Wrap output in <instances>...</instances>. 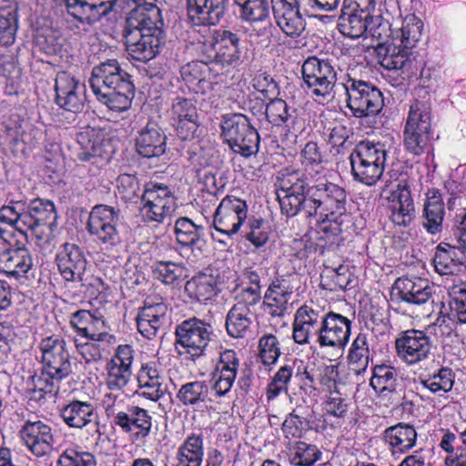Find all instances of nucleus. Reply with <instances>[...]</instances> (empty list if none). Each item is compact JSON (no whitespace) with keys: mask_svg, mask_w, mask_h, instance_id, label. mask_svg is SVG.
I'll list each match as a JSON object with an SVG mask.
<instances>
[{"mask_svg":"<svg viewBox=\"0 0 466 466\" xmlns=\"http://www.w3.org/2000/svg\"><path fill=\"white\" fill-rule=\"evenodd\" d=\"M248 205L234 196H226L214 214L213 225L217 231L230 238L237 234L247 218Z\"/></svg>","mask_w":466,"mask_h":466,"instance_id":"nucleus-14","label":"nucleus"},{"mask_svg":"<svg viewBox=\"0 0 466 466\" xmlns=\"http://www.w3.org/2000/svg\"><path fill=\"white\" fill-rule=\"evenodd\" d=\"M323 314L304 305L297 310L293 322V339L298 344L309 343L310 337L320 336Z\"/></svg>","mask_w":466,"mask_h":466,"instance_id":"nucleus-24","label":"nucleus"},{"mask_svg":"<svg viewBox=\"0 0 466 466\" xmlns=\"http://www.w3.org/2000/svg\"><path fill=\"white\" fill-rule=\"evenodd\" d=\"M294 364H285L280 367L268 386V400L275 399L280 392L288 390V383L293 374Z\"/></svg>","mask_w":466,"mask_h":466,"instance_id":"nucleus-55","label":"nucleus"},{"mask_svg":"<svg viewBox=\"0 0 466 466\" xmlns=\"http://www.w3.org/2000/svg\"><path fill=\"white\" fill-rule=\"evenodd\" d=\"M432 296V287L428 280L418 277L398 278L390 290V299L398 304L410 306L426 304Z\"/></svg>","mask_w":466,"mask_h":466,"instance_id":"nucleus-15","label":"nucleus"},{"mask_svg":"<svg viewBox=\"0 0 466 466\" xmlns=\"http://www.w3.org/2000/svg\"><path fill=\"white\" fill-rule=\"evenodd\" d=\"M140 208L145 222L163 223L177 209L176 198L169 187L163 184L148 183L142 191Z\"/></svg>","mask_w":466,"mask_h":466,"instance_id":"nucleus-8","label":"nucleus"},{"mask_svg":"<svg viewBox=\"0 0 466 466\" xmlns=\"http://www.w3.org/2000/svg\"><path fill=\"white\" fill-rule=\"evenodd\" d=\"M212 333L213 329L209 323L193 317L177 327V343L187 349V352L195 360L204 354Z\"/></svg>","mask_w":466,"mask_h":466,"instance_id":"nucleus-12","label":"nucleus"},{"mask_svg":"<svg viewBox=\"0 0 466 466\" xmlns=\"http://www.w3.org/2000/svg\"><path fill=\"white\" fill-rule=\"evenodd\" d=\"M240 7V18L253 23L263 22L269 16V3L268 0H234Z\"/></svg>","mask_w":466,"mask_h":466,"instance_id":"nucleus-47","label":"nucleus"},{"mask_svg":"<svg viewBox=\"0 0 466 466\" xmlns=\"http://www.w3.org/2000/svg\"><path fill=\"white\" fill-rule=\"evenodd\" d=\"M172 115L177 120L198 118L197 107L192 100L181 96L173 100Z\"/></svg>","mask_w":466,"mask_h":466,"instance_id":"nucleus-60","label":"nucleus"},{"mask_svg":"<svg viewBox=\"0 0 466 466\" xmlns=\"http://www.w3.org/2000/svg\"><path fill=\"white\" fill-rule=\"evenodd\" d=\"M118 0H65L70 15L86 25L96 24L106 18Z\"/></svg>","mask_w":466,"mask_h":466,"instance_id":"nucleus-20","label":"nucleus"},{"mask_svg":"<svg viewBox=\"0 0 466 466\" xmlns=\"http://www.w3.org/2000/svg\"><path fill=\"white\" fill-rule=\"evenodd\" d=\"M350 162L353 179L369 187L375 185L384 171V167L380 164H372L370 161L360 159L353 153L350 155Z\"/></svg>","mask_w":466,"mask_h":466,"instance_id":"nucleus-41","label":"nucleus"},{"mask_svg":"<svg viewBox=\"0 0 466 466\" xmlns=\"http://www.w3.org/2000/svg\"><path fill=\"white\" fill-rule=\"evenodd\" d=\"M116 188L120 198L125 202L142 201V191L138 178L135 175L121 174L116 179Z\"/></svg>","mask_w":466,"mask_h":466,"instance_id":"nucleus-51","label":"nucleus"},{"mask_svg":"<svg viewBox=\"0 0 466 466\" xmlns=\"http://www.w3.org/2000/svg\"><path fill=\"white\" fill-rule=\"evenodd\" d=\"M432 262L437 273L451 275L466 262V256L451 242H441L435 248Z\"/></svg>","mask_w":466,"mask_h":466,"instance_id":"nucleus-34","label":"nucleus"},{"mask_svg":"<svg viewBox=\"0 0 466 466\" xmlns=\"http://www.w3.org/2000/svg\"><path fill=\"white\" fill-rule=\"evenodd\" d=\"M301 72L312 95L321 97L330 95L337 81V71L329 60L309 56L304 61Z\"/></svg>","mask_w":466,"mask_h":466,"instance_id":"nucleus-11","label":"nucleus"},{"mask_svg":"<svg viewBox=\"0 0 466 466\" xmlns=\"http://www.w3.org/2000/svg\"><path fill=\"white\" fill-rule=\"evenodd\" d=\"M265 116L274 126H282L290 117L289 107L283 99L274 98L267 104Z\"/></svg>","mask_w":466,"mask_h":466,"instance_id":"nucleus-58","label":"nucleus"},{"mask_svg":"<svg viewBox=\"0 0 466 466\" xmlns=\"http://www.w3.org/2000/svg\"><path fill=\"white\" fill-rule=\"evenodd\" d=\"M61 417L71 428L82 429L92 422L96 424L95 409L86 401H71L61 410Z\"/></svg>","mask_w":466,"mask_h":466,"instance_id":"nucleus-37","label":"nucleus"},{"mask_svg":"<svg viewBox=\"0 0 466 466\" xmlns=\"http://www.w3.org/2000/svg\"><path fill=\"white\" fill-rule=\"evenodd\" d=\"M421 384L431 393L441 396L451 390L454 384V373L451 368L442 367L437 373L421 380Z\"/></svg>","mask_w":466,"mask_h":466,"instance_id":"nucleus-49","label":"nucleus"},{"mask_svg":"<svg viewBox=\"0 0 466 466\" xmlns=\"http://www.w3.org/2000/svg\"><path fill=\"white\" fill-rule=\"evenodd\" d=\"M116 59H106L92 68L90 87L96 99L110 110L123 112L130 108L135 85Z\"/></svg>","mask_w":466,"mask_h":466,"instance_id":"nucleus-3","label":"nucleus"},{"mask_svg":"<svg viewBox=\"0 0 466 466\" xmlns=\"http://www.w3.org/2000/svg\"><path fill=\"white\" fill-rule=\"evenodd\" d=\"M120 215L119 208L103 204L96 205L89 213L86 230L107 252H116L122 243L118 231Z\"/></svg>","mask_w":466,"mask_h":466,"instance_id":"nucleus-4","label":"nucleus"},{"mask_svg":"<svg viewBox=\"0 0 466 466\" xmlns=\"http://www.w3.org/2000/svg\"><path fill=\"white\" fill-rule=\"evenodd\" d=\"M123 36L128 54L137 61L155 58L166 44L161 10L152 3L131 9L125 19Z\"/></svg>","mask_w":466,"mask_h":466,"instance_id":"nucleus-2","label":"nucleus"},{"mask_svg":"<svg viewBox=\"0 0 466 466\" xmlns=\"http://www.w3.org/2000/svg\"><path fill=\"white\" fill-rule=\"evenodd\" d=\"M252 313L240 304H235L228 312L226 329L232 338H244L250 332Z\"/></svg>","mask_w":466,"mask_h":466,"instance_id":"nucleus-40","label":"nucleus"},{"mask_svg":"<svg viewBox=\"0 0 466 466\" xmlns=\"http://www.w3.org/2000/svg\"><path fill=\"white\" fill-rule=\"evenodd\" d=\"M423 23L415 16L406 17L400 32H396V40H400V46L412 49L420 40Z\"/></svg>","mask_w":466,"mask_h":466,"instance_id":"nucleus-48","label":"nucleus"},{"mask_svg":"<svg viewBox=\"0 0 466 466\" xmlns=\"http://www.w3.org/2000/svg\"><path fill=\"white\" fill-rule=\"evenodd\" d=\"M204 458V441L202 434L188 435L178 447L173 466H201Z\"/></svg>","mask_w":466,"mask_h":466,"instance_id":"nucleus-35","label":"nucleus"},{"mask_svg":"<svg viewBox=\"0 0 466 466\" xmlns=\"http://www.w3.org/2000/svg\"><path fill=\"white\" fill-rule=\"evenodd\" d=\"M216 282L212 276L199 274L187 280L185 284V292L197 301L204 302L216 294Z\"/></svg>","mask_w":466,"mask_h":466,"instance_id":"nucleus-45","label":"nucleus"},{"mask_svg":"<svg viewBox=\"0 0 466 466\" xmlns=\"http://www.w3.org/2000/svg\"><path fill=\"white\" fill-rule=\"evenodd\" d=\"M166 136L161 128L153 122H148L136 138L137 152L147 158L158 157L167 149Z\"/></svg>","mask_w":466,"mask_h":466,"instance_id":"nucleus-28","label":"nucleus"},{"mask_svg":"<svg viewBox=\"0 0 466 466\" xmlns=\"http://www.w3.org/2000/svg\"><path fill=\"white\" fill-rule=\"evenodd\" d=\"M313 410L309 406H297L289 413L282 423L286 438H299L303 431L312 429Z\"/></svg>","mask_w":466,"mask_h":466,"instance_id":"nucleus-38","label":"nucleus"},{"mask_svg":"<svg viewBox=\"0 0 466 466\" xmlns=\"http://www.w3.org/2000/svg\"><path fill=\"white\" fill-rule=\"evenodd\" d=\"M398 356L407 364H416L428 358L431 339L422 330L408 329L395 341Z\"/></svg>","mask_w":466,"mask_h":466,"instance_id":"nucleus-17","label":"nucleus"},{"mask_svg":"<svg viewBox=\"0 0 466 466\" xmlns=\"http://www.w3.org/2000/svg\"><path fill=\"white\" fill-rule=\"evenodd\" d=\"M431 130V108L416 100L410 107L403 132L404 147L414 156L421 155L429 146Z\"/></svg>","mask_w":466,"mask_h":466,"instance_id":"nucleus-6","label":"nucleus"},{"mask_svg":"<svg viewBox=\"0 0 466 466\" xmlns=\"http://www.w3.org/2000/svg\"><path fill=\"white\" fill-rule=\"evenodd\" d=\"M167 309L162 299L147 298L137 317L138 331L149 339L155 338L167 322Z\"/></svg>","mask_w":466,"mask_h":466,"instance_id":"nucleus-21","label":"nucleus"},{"mask_svg":"<svg viewBox=\"0 0 466 466\" xmlns=\"http://www.w3.org/2000/svg\"><path fill=\"white\" fill-rule=\"evenodd\" d=\"M344 88L347 94V106L355 117L377 115L384 106L380 90L373 84L350 78Z\"/></svg>","mask_w":466,"mask_h":466,"instance_id":"nucleus-7","label":"nucleus"},{"mask_svg":"<svg viewBox=\"0 0 466 466\" xmlns=\"http://www.w3.org/2000/svg\"><path fill=\"white\" fill-rule=\"evenodd\" d=\"M39 348L42 352L43 374L57 382L73 372L71 357L64 339L52 335L43 339Z\"/></svg>","mask_w":466,"mask_h":466,"instance_id":"nucleus-9","label":"nucleus"},{"mask_svg":"<svg viewBox=\"0 0 466 466\" xmlns=\"http://www.w3.org/2000/svg\"><path fill=\"white\" fill-rule=\"evenodd\" d=\"M351 153L359 156L360 159L370 161L372 164L378 163L385 167L387 151L384 144L361 141L356 145Z\"/></svg>","mask_w":466,"mask_h":466,"instance_id":"nucleus-52","label":"nucleus"},{"mask_svg":"<svg viewBox=\"0 0 466 466\" xmlns=\"http://www.w3.org/2000/svg\"><path fill=\"white\" fill-rule=\"evenodd\" d=\"M57 466H96V461L89 452L66 450L60 455Z\"/></svg>","mask_w":466,"mask_h":466,"instance_id":"nucleus-59","label":"nucleus"},{"mask_svg":"<svg viewBox=\"0 0 466 466\" xmlns=\"http://www.w3.org/2000/svg\"><path fill=\"white\" fill-rule=\"evenodd\" d=\"M277 198L287 217L302 213L309 218L334 220L347 216L348 195L342 187L329 181H311L299 171L282 175Z\"/></svg>","mask_w":466,"mask_h":466,"instance_id":"nucleus-1","label":"nucleus"},{"mask_svg":"<svg viewBox=\"0 0 466 466\" xmlns=\"http://www.w3.org/2000/svg\"><path fill=\"white\" fill-rule=\"evenodd\" d=\"M381 60V65L389 70L409 72L411 69L413 57L411 50L399 44L389 45Z\"/></svg>","mask_w":466,"mask_h":466,"instance_id":"nucleus-43","label":"nucleus"},{"mask_svg":"<svg viewBox=\"0 0 466 466\" xmlns=\"http://www.w3.org/2000/svg\"><path fill=\"white\" fill-rule=\"evenodd\" d=\"M55 102L60 107L74 114L80 113L85 106V86L67 72L57 73L55 79Z\"/></svg>","mask_w":466,"mask_h":466,"instance_id":"nucleus-16","label":"nucleus"},{"mask_svg":"<svg viewBox=\"0 0 466 466\" xmlns=\"http://www.w3.org/2000/svg\"><path fill=\"white\" fill-rule=\"evenodd\" d=\"M18 4L16 0H0V45L15 42L18 28Z\"/></svg>","mask_w":466,"mask_h":466,"instance_id":"nucleus-36","label":"nucleus"},{"mask_svg":"<svg viewBox=\"0 0 466 466\" xmlns=\"http://www.w3.org/2000/svg\"><path fill=\"white\" fill-rule=\"evenodd\" d=\"M451 307L458 321L466 324V281L453 285L449 291Z\"/></svg>","mask_w":466,"mask_h":466,"instance_id":"nucleus-56","label":"nucleus"},{"mask_svg":"<svg viewBox=\"0 0 466 466\" xmlns=\"http://www.w3.org/2000/svg\"><path fill=\"white\" fill-rule=\"evenodd\" d=\"M205 52H208V62L225 66L239 65L241 58L240 38L238 34L226 29H216L210 39L204 43Z\"/></svg>","mask_w":466,"mask_h":466,"instance_id":"nucleus-10","label":"nucleus"},{"mask_svg":"<svg viewBox=\"0 0 466 466\" xmlns=\"http://www.w3.org/2000/svg\"><path fill=\"white\" fill-rule=\"evenodd\" d=\"M326 412L337 418H344L348 411V402L338 391H330L325 402Z\"/></svg>","mask_w":466,"mask_h":466,"instance_id":"nucleus-61","label":"nucleus"},{"mask_svg":"<svg viewBox=\"0 0 466 466\" xmlns=\"http://www.w3.org/2000/svg\"><path fill=\"white\" fill-rule=\"evenodd\" d=\"M58 271L66 281L83 282L87 260L76 244L65 243L56 256Z\"/></svg>","mask_w":466,"mask_h":466,"instance_id":"nucleus-19","label":"nucleus"},{"mask_svg":"<svg viewBox=\"0 0 466 466\" xmlns=\"http://www.w3.org/2000/svg\"><path fill=\"white\" fill-rule=\"evenodd\" d=\"M151 268L155 279L167 285H175L184 275V268L180 264L167 260L155 261Z\"/></svg>","mask_w":466,"mask_h":466,"instance_id":"nucleus-50","label":"nucleus"},{"mask_svg":"<svg viewBox=\"0 0 466 466\" xmlns=\"http://www.w3.org/2000/svg\"><path fill=\"white\" fill-rule=\"evenodd\" d=\"M114 422L126 433L137 430L135 432L137 441L145 440L150 434L152 427L151 416L147 410L138 406H130L127 412H118L115 416Z\"/></svg>","mask_w":466,"mask_h":466,"instance_id":"nucleus-25","label":"nucleus"},{"mask_svg":"<svg viewBox=\"0 0 466 466\" xmlns=\"http://www.w3.org/2000/svg\"><path fill=\"white\" fill-rule=\"evenodd\" d=\"M389 199L391 202L392 222L399 226H409L415 218V208L407 183L399 182Z\"/></svg>","mask_w":466,"mask_h":466,"instance_id":"nucleus-26","label":"nucleus"},{"mask_svg":"<svg viewBox=\"0 0 466 466\" xmlns=\"http://www.w3.org/2000/svg\"><path fill=\"white\" fill-rule=\"evenodd\" d=\"M176 240L184 255L192 262L204 257L208 246L205 238V228L197 225L188 218H178L174 226Z\"/></svg>","mask_w":466,"mask_h":466,"instance_id":"nucleus-13","label":"nucleus"},{"mask_svg":"<svg viewBox=\"0 0 466 466\" xmlns=\"http://www.w3.org/2000/svg\"><path fill=\"white\" fill-rule=\"evenodd\" d=\"M272 10L277 25L288 36L296 37L304 31V19L299 10L294 9L291 2L283 0L272 5Z\"/></svg>","mask_w":466,"mask_h":466,"instance_id":"nucleus-30","label":"nucleus"},{"mask_svg":"<svg viewBox=\"0 0 466 466\" xmlns=\"http://www.w3.org/2000/svg\"><path fill=\"white\" fill-rule=\"evenodd\" d=\"M349 11L344 8L341 9L338 29L342 35L357 39L368 32L372 15L366 16L365 14Z\"/></svg>","mask_w":466,"mask_h":466,"instance_id":"nucleus-39","label":"nucleus"},{"mask_svg":"<svg viewBox=\"0 0 466 466\" xmlns=\"http://www.w3.org/2000/svg\"><path fill=\"white\" fill-rule=\"evenodd\" d=\"M259 357L264 365L277 362L280 356L279 342L273 334H265L258 340Z\"/></svg>","mask_w":466,"mask_h":466,"instance_id":"nucleus-54","label":"nucleus"},{"mask_svg":"<svg viewBox=\"0 0 466 466\" xmlns=\"http://www.w3.org/2000/svg\"><path fill=\"white\" fill-rule=\"evenodd\" d=\"M228 0H187L189 21L197 26L216 25L225 16Z\"/></svg>","mask_w":466,"mask_h":466,"instance_id":"nucleus-22","label":"nucleus"},{"mask_svg":"<svg viewBox=\"0 0 466 466\" xmlns=\"http://www.w3.org/2000/svg\"><path fill=\"white\" fill-rule=\"evenodd\" d=\"M220 127L224 141L234 153L249 157L258 152L259 135L245 115H225Z\"/></svg>","mask_w":466,"mask_h":466,"instance_id":"nucleus-5","label":"nucleus"},{"mask_svg":"<svg viewBox=\"0 0 466 466\" xmlns=\"http://www.w3.org/2000/svg\"><path fill=\"white\" fill-rule=\"evenodd\" d=\"M209 387L205 380H193L183 384L177 392V399L184 405L201 407L209 400Z\"/></svg>","mask_w":466,"mask_h":466,"instance_id":"nucleus-42","label":"nucleus"},{"mask_svg":"<svg viewBox=\"0 0 466 466\" xmlns=\"http://www.w3.org/2000/svg\"><path fill=\"white\" fill-rule=\"evenodd\" d=\"M397 384L398 372L395 368L386 364L375 365L372 368L370 385L377 393L395 392Z\"/></svg>","mask_w":466,"mask_h":466,"instance_id":"nucleus-44","label":"nucleus"},{"mask_svg":"<svg viewBox=\"0 0 466 466\" xmlns=\"http://www.w3.org/2000/svg\"><path fill=\"white\" fill-rule=\"evenodd\" d=\"M26 228L35 231L38 228L56 225L57 215L54 203L48 199L35 198L27 204Z\"/></svg>","mask_w":466,"mask_h":466,"instance_id":"nucleus-32","label":"nucleus"},{"mask_svg":"<svg viewBox=\"0 0 466 466\" xmlns=\"http://www.w3.org/2000/svg\"><path fill=\"white\" fill-rule=\"evenodd\" d=\"M77 142L80 148L77 152V157L81 161H90L93 157L99 154V147L89 138L87 134H79Z\"/></svg>","mask_w":466,"mask_h":466,"instance_id":"nucleus-62","label":"nucleus"},{"mask_svg":"<svg viewBox=\"0 0 466 466\" xmlns=\"http://www.w3.org/2000/svg\"><path fill=\"white\" fill-rule=\"evenodd\" d=\"M70 324L72 327L92 326L98 329L99 325L104 326L105 322L92 315L90 311L80 309L72 314Z\"/></svg>","mask_w":466,"mask_h":466,"instance_id":"nucleus-64","label":"nucleus"},{"mask_svg":"<svg viewBox=\"0 0 466 466\" xmlns=\"http://www.w3.org/2000/svg\"><path fill=\"white\" fill-rule=\"evenodd\" d=\"M383 438L393 455L406 453L415 446L417 431L412 425L400 422L387 428Z\"/></svg>","mask_w":466,"mask_h":466,"instance_id":"nucleus-33","label":"nucleus"},{"mask_svg":"<svg viewBox=\"0 0 466 466\" xmlns=\"http://www.w3.org/2000/svg\"><path fill=\"white\" fill-rule=\"evenodd\" d=\"M34 265L29 248H5L0 251V270L8 276L27 278Z\"/></svg>","mask_w":466,"mask_h":466,"instance_id":"nucleus-29","label":"nucleus"},{"mask_svg":"<svg viewBox=\"0 0 466 466\" xmlns=\"http://www.w3.org/2000/svg\"><path fill=\"white\" fill-rule=\"evenodd\" d=\"M267 104L265 99L257 93H250L242 101V108L255 116H262L266 114Z\"/></svg>","mask_w":466,"mask_h":466,"instance_id":"nucleus-63","label":"nucleus"},{"mask_svg":"<svg viewBox=\"0 0 466 466\" xmlns=\"http://www.w3.org/2000/svg\"><path fill=\"white\" fill-rule=\"evenodd\" d=\"M131 369L129 367L118 366L116 363H110L106 379V385L110 390L122 391L128 384L131 378Z\"/></svg>","mask_w":466,"mask_h":466,"instance_id":"nucleus-53","label":"nucleus"},{"mask_svg":"<svg viewBox=\"0 0 466 466\" xmlns=\"http://www.w3.org/2000/svg\"><path fill=\"white\" fill-rule=\"evenodd\" d=\"M138 390L136 393L152 401L159 400L167 392L164 377L154 362L143 364L137 373Z\"/></svg>","mask_w":466,"mask_h":466,"instance_id":"nucleus-27","label":"nucleus"},{"mask_svg":"<svg viewBox=\"0 0 466 466\" xmlns=\"http://www.w3.org/2000/svg\"><path fill=\"white\" fill-rule=\"evenodd\" d=\"M20 433L26 447L35 456L43 457L53 451L54 436L52 429L43 421H25Z\"/></svg>","mask_w":466,"mask_h":466,"instance_id":"nucleus-23","label":"nucleus"},{"mask_svg":"<svg viewBox=\"0 0 466 466\" xmlns=\"http://www.w3.org/2000/svg\"><path fill=\"white\" fill-rule=\"evenodd\" d=\"M444 203L438 189H429L423 206V227L431 235L441 232L444 220Z\"/></svg>","mask_w":466,"mask_h":466,"instance_id":"nucleus-31","label":"nucleus"},{"mask_svg":"<svg viewBox=\"0 0 466 466\" xmlns=\"http://www.w3.org/2000/svg\"><path fill=\"white\" fill-rule=\"evenodd\" d=\"M351 320L341 314L329 311L323 314L321 334L316 339L320 347L343 349L349 342Z\"/></svg>","mask_w":466,"mask_h":466,"instance_id":"nucleus-18","label":"nucleus"},{"mask_svg":"<svg viewBox=\"0 0 466 466\" xmlns=\"http://www.w3.org/2000/svg\"><path fill=\"white\" fill-rule=\"evenodd\" d=\"M321 451L316 445L296 441L289 449V462L294 466H312L320 459Z\"/></svg>","mask_w":466,"mask_h":466,"instance_id":"nucleus-46","label":"nucleus"},{"mask_svg":"<svg viewBox=\"0 0 466 466\" xmlns=\"http://www.w3.org/2000/svg\"><path fill=\"white\" fill-rule=\"evenodd\" d=\"M289 299V297H286L282 293L279 294L267 289L263 301L264 310L273 318L283 317L288 309Z\"/></svg>","mask_w":466,"mask_h":466,"instance_id":"nucleus-57","label":"nucleus"}]
</instances>
